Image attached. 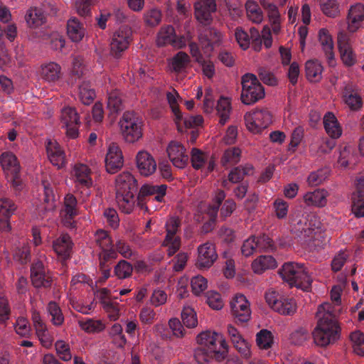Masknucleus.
Segmentation results:
<instances>
[{"label":"nucleus","instance_id":"nucleus-1","mask_svg":"<svg viewBox=\"0 0 364 364\" xmlns=\"http://www.w3.org/2000/svg\"><path fill=\"white\" fill-rule=\"evenodd\" d=\"M337 311L330 303H323L318 307L317 324L311 333L314 343L326 347L338 341L341 328L336 320Z\"/></svg>","mask_w":364,"mask_h":364},{"label":"nucleus","instance_id":"nucleus-2","mask_svg":"<svg viewBox=\"0 0 364 364\" xmlns=\"http://www.w3.org/2000/svg\"><path fill=\"white\" fill-rule=\"evenodd\" d=\"M282 279L290 286L308 290L311 285L312 278L301 263L288 262L279 269Z\"/></svg>","mask_w":364,"mask_h":364},{"label":"nucleus","instance_id":"nucleus-3","mask_svg":"<svg viewBox=\"0 0 364 364\" xmlns=\"http://www.w3.org/2000/svg\"><path fill=\"white\" fill-rule=\"evenodd\" d=\"M322 223L315 214L302 215L292 228L293 232L304 242L315 241L321 236Z\"/></svg>","mask_w":364,"mask_h":364},{"label":"nucleus","instance_id":"nucleus-4","mask_svg":"<svg viewBox=\"0 0 364 364\" xmlns=\"http://www.w3.org/2000/svg\"><path fill=\"white\" fill-rule=\"evenodd\" d=\"M123 139L128 143L137 141L142 136V119L134 112H125L119 121Z\"/></svg>","mask_w":364,"mask_h":364},{"label":"nucleus","instance_id":"nucleus-5","mask_svg":"<svg viewBox=\"0 0 364 364\" xmlns=\"http://www.w3.org/2000/svg\"><path fill=\"white\" fill-rule=\"evenodd\" d=\"M197 342L200 347H205L213 352L217 360H222L227 355L228 345L220 334L210 331H203L197 336Z\"/></svg>","mask_w":364,"mask_h":364},{"label":"nucleus","instance_id":"nucleus-6","mask_svg":"<svg viewBox=\"0 0 364 364\" xmlns=\"http://www.w3.org/2000/svg\"><path fill=\"white\" fill-rule=\"evenodd\" d=\"M241 100L245 105H252L264 97V89L257 77L246 73L242 77Z\"/></svg>","mask_w":364,"mask_h":364},{"label":"nucleus","instance_id":"nucleus-7","mask_svg":"<svg viewBox=\"0 0 364 364\" xmlns=\"http://www.w3.org/2000/svg\"><path fill=\"white\" fill-rule=\"evenodd\" d=\"M167 186L161 185H143L138 193L136 200L137 205L143 209L149 201L162 202L166 193Z\"/></svg>","mask_w":364,"mask_h":364},{"label":"nucleus","instance_id":"nucleus-8","mask_svg":"<svg viewBox=\"0 0 364 364\" xmlns=\"http://www.w3.org/2000/svg\"><path fill=\"white\" fill-rule=\"evenodd\" d=\"M188 41H190L188 37L178 36L173 26L171 25L163 26L157 34L156 43L159 47L171 45L174 48L181 49L186 47Z\"/></svg>","mask_w":364,"mask_h":364},{"label":"nucleus","instance_id":"nucleus-9","mask_svg":"<svg viewBox=\"0 0 364 364\" xmlns=\"http://www.w3.org/2000/svg\"><path fill=\"white\" fill-rule=\"evenodd\" d=\"M245 122L248 130L259 133L267 128L272 122V116L267 109H255L245 115Z\"/></svg>","mask_w":364,"mask_h":364},{"label":"nucleus","instance_id":"nucleus-10","mask_svg":"<svg viewBox=\"0 0 364 364\" xmlns=\"http://www.w3.org/2000/svg\"><path fill=\"white\" fill-rule=\"evenodd\" d=\"M132 29L127 26H122L116 31L110 43L111 54L115 58H119L128 48L132 41Z\"/></svg>","mask_w":364,"mask_h":364},{"label":"nucleus","instance_id":"nucleus-11","mask_svg":"<svg viewBox=\"0 0 364 364\" xmlns=\"http://www.w3.org/2000/svg\"><path fill=\"white\" fill-rule=\"evenodd\" d=\"M181 227V220L178 218L172 217L166 223V235L164 245L167 246L168 256L173 255L181 247V238L176 234Z\"/></svg>","mask_w":364,"mask_h":364},{"label":"nucleus","instance_id":"nucleus-12","mask_svg":"<svg viewBox=\"0 0 364 364\" xmlns=\"http://www.w3.org/2000/svg\"><path fill=\"white\" fill-rule=\"evenodd\" d=\"M231 314L237 324L247 323L251 317L250 303L243 294H236L230 301Z\"/></svg>","mask_w":364,"mask_h":364},{"label":"nucleus","instance_id":"nucleus-13","mask_svg":"<svg viewBox=\"0 0 364 364\" xmlns=\"http://www.w3.org/2000/svg\"><path fill=\"white\" fill-rule=\"evenodd\" d=\"M218 258V254L213 243L207 242L198 247L196 267L200 269L210 268Z\"/></svg>","mask_w":364,"mask_h":364},{"label":"nucleus","instance_id":"nucleus-14","mask_svg":"<svg viewBox=\"0 0 364 364\" xmlns=\"http://www.w3.org/2000/svg\"><path fill=\"white\" fill-rule=\"evenodd\" d=\"M195 16L204 25L210 24L213 21V14L216 11L215 0H198L194 4Z\"/></svg>","mask_w":364,"mask_h":364},{"label":"nucleus","instance_id":"nucleus-15","mask_svg":"<svg viewBox=\"0 0 364 364\" xmlns=\"http://www.w3.org/2000/svg\"><path fill=\"white\" fill-rule=\"evenodd\" d=\"M168 158L178 168H183L188 162L189 156L185 147L178 141H171L166 149Z\"/></svg>","mask_w":364,"mask_h":364},{"label":"nucleus","instance_id":"nucleus-16","mask_svg":"<svg viewBox=\"0 0 364 364\" xmlns=\"http://www.w3.org/2000/svg\"><path fill=\"white\" fill-rule=\"evenodd\" d=\"M122 153L114 144H110L105 157V166L107 171L109 173H114L123 166Z\"/></svg>","mask_w":364,"mask_h":364},{"label":"nucleus","instance_id":"nucleus-17","mask_svg":"<svg viewBox=\"0 0 364 364\" xmlns=\"http://www.w3.org/2000/svg\"><path fill=\"white\" fill-rule=\"evenodd\" d=\"M318 37L328 65L333 67L336 65V60L333 51V41L331 36L327 29L321 28L318 31Z\"/></svg>","mask_w":364,"mask_h":364},{"label":"nucleus","instance_id":"nucleus-18","mask_svg":"<svg viewBox=\"0 0 364 364\" xmlns=\"http://www.w3.org/2000/svg\"><path fill=\"white\" fill-rule=\"evenodd\" d=\"M338 46L341 58L345 65L353 66L356 62L355 55L349 43V38L346 33H339L338 36Z\"/></svg>","mask_w":364,"mask_h":364},{"label":"nucleus","instance_id":"nucleus-19","mask_svg":"<svg viewBox=\"0 0 364 364\" xmlns=\"http://www.w3.org/2000/svg\"><path fill=\"white\" fill-rule=\"evenodd\" d=\"M47 158L58 169L65 164L64 150L55 140H47Z\"/></svg>","mask_w":364,"mask_h":364},{"label":"nucleus","instance_id":"nucleus-20","mask_svg":"<svg viewBox=\"0 0 364 364\" xmlns=\"http://www.w3.org/2000/svg\"><path fill=\"white\" fill-rule=\"evenodd\" d=\"M364 21V5L356 4L351 6L347 16L348 31L350 33L356 32Z\"/></svg>","mask_w":364,"mask_h":364},{"label":"nucleus","instance_id":"nucleus-21","mask_svg":"<svg viewBox=\"0 0 364 364\" xmlns=\"http://www.w3.org/2000/svg\"><path fill=\"white\" fill-rule=\"evenodd\" d=\"M228 333L235 349L244 358H249L251 355L249 343L242 338L237 329L231 325L228 326Z\"/></svg>","mask_w":364,"mask_h":364},{"label":"nucleus","instance_id":"nucleus-22","mask_svg":"<svg viewBox=\"0 0 364 364\" xmlns=\"http://www.w3.org/2000/svg\"><path fill=\"white\" fill-rule=\"evenodd\" d=\"M136 166L139 173L149 176L155 172L156 163L152 156L146 151H139L136 158Z\"/></svg>","mask_w":364,"mask_h":364},{"label":"nucleus","instance_id":"nucleus-23","mask_svg":"<svg viewBox=\"0 0 364 364\" xmlns=\"http://www.w3.org/2000/svg\"><path fill=\"white\" fill-rule=\"evenodd\" d=\"M198 40L204 53L210 55L214 47L220 44L221 35L220 32L214 29H210L205 33L200 34Z\"/></svg>","mask_w":364,"mask_h":364},{"label":"nucleus","instance_id":"nucleus-24","mask_svg":"<svg viewBox=\"0 0 364 364\" xmlns=\"http://www.w3.org/2000/svg\"><path fill=\"white\" fill-rule=\"evenodd\" d=\"M116 193H123L132 191L136 192L137 181L129 172H123L119 174L115 180Z\"/></svg>","mask_w":364,"mask_h":364},{"label":"nucleus","instance_id":"nucleus-25","mask_svg":"<svg viewBox=\"0 0 364 364\" xmlns=\"http://www.w3.org/2000/svg\"><path fill=\"white\" fill-rule=\"evenodd\" d=\"M72 242L68 234L61 235L53 242V249L63 260L70 258L72 251Z\"/></svg>","mask_w":364,"mask_h":364},{"label":"nucleus","instance_id":"nucleus-26","mask_svg":"<svg viewBox=\"0 0 364 364\" xmlns=\"http://www.w3.org/2000/svg\"><path fill=\"white\" fill-rule=\"evenodd\" d=\"M345 103L351 110H358L362 107L363 101L360 96L355 92V87L352 83L346 85L343 91Z\"/></svg>","mask_w":364,"mask_h":364},{"label":"nucleus","instance_id":"nucleus-27","mask_svg":"<svg viewBox=\"0 0 364 364\" xmlns=\"http://www.w3.org/2000/svg\"><path fill=\"white\" fill-rule=\"evenodd\" d=\"M75 175L76 182L81 188H85V195L87 196L90 195L89 188L92 186V180L90 177V170L85 164H77L75 167Z\"/></svg>","mask_w":364,"mask_h":364},{"label":"nucleus","instance_id":"nucleus-28","mask_svg":"<svg viewBox=\"0 0 364 364\" xmlns=\"http://www.w3.org/2000/svg\"><path fill=\"white\" fill-rule=\"evenodd\" d=\"M259 3L267 13L273 32L278 33L281 29V15L277 6L267 0H259Z\"/></svg>","mask_w":364,"mask_h":364},{"label":"nucleus","instance_id":"nucleus-29","mask_svg":"<svg viewBox=\"0 0 364 364\" xmlns=\"http://www.w3.org/2000/svg\"><path fill=\"white\" fill-rule=\"evenodd\" d=\"M324 129L332 139H338L342 134V128L333 112H328L323 119Z\"/></svg>","mask_w":364,"mask_h":364},{"label":"nucleus","instance_id":"nucleus-30","mask_svg":"<svg viewBox=\"0 0 364 364\" xmlns=\"http://www.w3.org/2000/svg\"><path fill=\"white\" fill-rule=\"evenodd\" d=\"M175 123L178 132H183L186 129L193 128L202 124L203 119L200 115H186L183 116L179 112L178 118L175 116Z\"/></svg>","mask_w":364,"mask_h":364},{"label":"nucleus","instance_id":"nucleus-31","mask_svg":"<svg viewBox=\"0 0 364 364\" xmlns=\"http://www.w3.org/2000/svg\"><path fill=\"white\" fill-rule=\"evenodd\" d=\"M0 163L6 175L20 172V165L16 156L11 152H4L0 156Z\"/></svg>","mask_w":364,"mask_h":364},{"label":"nucleus","instance_id":"nucleus-32","mask_svg":"<svg viewBox=\"0 0 364 364\" xmlns=\"http://www.w3.org/2000/svg\"><path fill=\"white\" fill-rule=\"evenodd\" d=\"M328 192L324 189H317L308 192L304 196L305 203L310 206L324 207L327 203Z\"/></svg>","mask_w":364,"mask_h":364},{"label":"nucleus","instance_id":"nucleus-33","mask_svg":"<svg viewBox=\"0 0 364 364\" xmlns=\"http://www.w3.org/2000/svg\"><path fill=\"white\" fill-rule=\"evenodd\" d=\"M67 33L73 42H80L85 36V28L76 17L70 18L67 23Z\"/></svg>","mask_w":364,"mask_h":364},{"label":"nucleus","instance_id":"nucleus-34","mask_svg":"<svg viewBox=\"0 0 364 364\" xmlns=\"http://www.w3.org/2000/svg\"><path fill=\"white\" fill-rule=\"evenodd\" d=\"M31 279L36 288L44 287L46 282L45 267L43 262L38 260L31 267Z\"/></svg>","mask_w":364,"mask_h":364},{"label":"nucleus","instance_id":"nucleus-35","mask_svg":"<svg viewBox=\"0 0 364 364\" xmlns=\"http://www.w3.org/2000/svg\"><path fill=\"white\" fill-rule=\"evenodd\" d=\"M135 193L129 191L123 193H116V200L119 209L126 214H129L132 212L134 205Z\"/></svg>","mask_w":364,"mask_h":364},{"label":"nucleus","instance_id":"nucleus-36","mask_svg":"<svg viewBox=\"0 0 364 364\" xmlns=\"http://www.w3.org/2000/svg\"><path fill=\"white\" fill-rule=\"evenodd\" d=\"M306 78L311 82H318L322 77L323 66L318 60H310L305 65Z\"/></svg>","mask_w":364,"mask_h":364},{"label":"nucleus","instance_id":"nucleus-37","mask_svg":"<svg viewBox=\"0 0 364 364\" xmlns=\"http://www.w3.org/2000/svg\"><path fill=\"white\" fill-rule=\"evenodd\" d=\"M277 262L271 255H262L257 258L252 264V268L255 273L262 274L266 269L276 267Z\"/></svg>","mask_w":364,"mask_h":364},{"label":"nucleus","instance_id":"nucleus-38","mask_svg":"<svg viewBox=\"0 0 364 364\" xmlns=\"http://www.w3.org/2000/svg\"><path fill=\"white\" fill-rule=\"evenodd\" d=\"M254 167L250 164L235 167L229 173L228 180L233 183H239L243 180L245 176L252 175Z\"/></svg>","mask_w":364,"mask_h":364},{"label":"nucleus","instance_id":"nucleus-39","mask_svg":"<svg viewBox=\"0 0 364 364\" xmlns=\"http://www.w3.org/2000/svg\"><path fill=\"white\" fill-rule=\"evenodd\" d=\"M217 114L220 117L219 123L224 125L230 118L231 110L230 102L226 97H221L216 106Z\"/></svg>","mask_w":364,"mask_h":364},{"label":"nucleus","instance_id":"nucleus-40","mask_svg":"<svg viewBox=\"0 0 364 364\" xmlns=\"http://www.w3.org/2000/svg\"><path fill=\"white\" fill-rule=\"evenodd\" d=\"M248 18L255 23H260L263 20V12L256 1L248 0L245 4Z\"/></svg>","mask_w":364,"mask_h":364},{"label":"nucleus","instance_id":"nucleus-41","mask_svg":"<svg viewBox=\"0 0 364 364\" xmlns=\"http://www.w3.org/2000/svg\"><path fill=\"white\" fill-rule=\"evenodd\" d=\"M296 310V305L294 299L282 296L274 311L282 315H292Z\"/></svg>","mask_w":364,"mask_h":364},{"label":"nucleus","instance_id":"nucleus-42","mask_svg":"<svg viewBox=\"0 0 364 364\" xmlns=\"http://www.w3.org/2000/svg\"><path fill=\"white\" fill-rule=\"evenodd\" d=\"M31 319L36 329V335L43 346H46V324L41 318L40 313L36 309L32 310Z\"/></svg>","mask_w":364,"mask_h":364},{"label":"nucleus","instance_id":"nucleus-43","mask_svg":"<svg viewBox=\"0 0 364 364\" xmlns=\"http://www.w3.org/2000/svg\"><path fill=\"white\" fill-rule=\"evenodd\" d=\"M95 97V92L90 81H83L79 86V98L84 105L91 104Z\"/></svg>","mask_w":364,"mask_h":364},{"label":"nucleus","instance_id":"nucleus-44","mask_svg":"<svg viewBox=\"0 0 364 364\" xmlns=\"http://www.w3.org/2000/svg\"><path fill=\"white\" fill-rule=\"evenodd\" d=\"M25 18L30 27L38 28L44 23L45 14L42 9L34 8L28 11Z\"/></svg>","mask_w":364,"mask_h":364},{"label":"nucleus","instance_id":"nucleus-45","mask_svg":"<svg viewBox=\"0 0 364 364\" xmlns=\"http://www.w3.org/2000/svg\"><path fill=\"white\" fill-rule=\"evenodd\" d=\"M80 327L85 332L95 333L102 331L105 326L100 320L92 318L81 319L78 321Z\"/></svg>","mask_w":364,"mask_h":364},{"label":"nucleus","instance_id":"nucleus-46","mask_svg":"<svg viewBox=\"0 0 364 364\" xmlns=\"http://www.w3.org/2000/svg\"><path fill=\"white\" fill-rule=\"evenodd\" d=\"M47 314L50 316V322L55 326H61L64 322V316L60 306L55 301L47 305Z\"/></svg>","mask_w":364,"mask_h":364},{"label":"nucleus","instance_id":"nucleus-47","mask_svg":"<svg viewBox=\"0 0 364 364\" xmlns=\"http://www.w3.org/2000/svg\"><path fill=\"white\" fill-rule=\"evenodd\" d=\"M112 343L118 348H124L127 343V338L123 333V328L119 323H114L109 331Z\"/></svg>","mask_w":364,"mask_h":364},{"label":"nucleus","instance_id":"nucleus-48","mask_svg":"<svg viewBox=\"0 0 364 364\" xmlns=\"http://www.w3.org/2000/svg\"><path fill=\"white\" fill-rule=\"evenodd\" d=\"M241 158V150L238 147H230L226 149L221 159L223 166L237 164Z\"/></svg>","mask_w":364,"mask_h":364},{"label":"nucleus","instance_id":"nucleus-49","mask_svg":"<svg viewBox=\"0 0 364 364\" xmlns=\"http://www.w3.org/2000/svg\"><path fill=\"white\" fill-rule=\"evenodd\" d=\"M352 210L357 218L364 217V192L355 191L352 194Z\"/></svg>","mask_w":364,"mask_h":364},{"label":"nucleus","instance_id":"nucleus-50","mask_svg":"<svg viewBox=\"0 0 364 364\" xmlns=\"http://www.w3.org/2000/svg\"><path fill=\"white\" fill-rule=\"evenodd\" d=\"M190 61L189 55L185 52L180 51L172 58V69L176 73H180L187 67Z\"/></svg>","mask_w":364,"mask_h":364},{"label":"nucleus","instance_id":"nucleus-51","mask_svg":"<svg viewBox=\"0 0 364 364\" xmlns=\"http://www.w3.org/2000/svg\"><path fill=\"white\" fill-rule=\"evenodd\" d=\"M60 119L62 126L80 124V118L75 108L67 107L61 110Z\"/></svg>","mask_w":364,"mask_h":364},{"label":"nucleus","instance_id":"nucleus-52","mask_svg":"<svg viewBox=\"0 0 364 364\" xmlns=\"http://www.w3.org/2000/svg\"><path fill=\"white\" fill-rule=\"evenodd\" d=\"M183 324L187 328H194L198 324L197 315L195 310L189 306H184L181 312Z\"/></svg>","mask_w":364,"mask_h":364},{"label":"nucleus","instance_id":"nucleus-53","mask_svg":"<svg viewBox=\"0 0 364 364\" xmlns=\"http://www.w3.org/2000/svg\"><path fill=\"white\" fill-rule=\"evenodd\" d=\"M95 240L97 244L102 249V251L113 248V241L108 232L104 230H98L95 233Z\"/></svg>","mask_w":364,"mask_h":364},{"label":"nucleus","instance_id":"nucleus-54","mask_svg":"<svg viewBox=\"0 0 364 364\" xmlns=\"http://www.w3.org/2000/svg\"><path fill=\"white\" fill-rule=\"evenodd\" d=\"M322 12L328 17L334 18L339 14V6L336 0H321Z\"/></svg>","mask_w":364,"mask_h":364},{"label":"nucleus","instance_id":"nucleus-55","mask_svg":"<svg viewBox=\"0 0 364 364\" xmlns=\"http://www.w3.org/2000/svg\"><path fill=\"white\" fill-rule=\"evenodd\" d=\"M133 272L132 265L126 260H120L114 267V274L119 279H126L129 277Z\"/></svg>","mask_w":364,"mask_h":364},{"label":"nucleus","instance_id":"nucleus-56","mask_svg":"<svg viewBox=\"0 0 364 364\" xmlns=\"http://www.w3.org/2000/svg\"><path fill=\"white\" fill-rule=\"evenodd\" d=\"M256 341L260 348L268 349L273 343L272 334L269 331L262 329L257 333Z\"/></svg>","mask_w":364,"mask_h":364},{"label":"nucleus","instance_id":"nucleus-57","mask_svg":"<svg viewBox=\"0 0 364 364\" xmlns=\"http://www.w3.org/2000/svg\"><path fill=\"white\" fill-rule=\"evenodd\" d=\"M350 338L353 343L354 352L359 355H364V333L355 331L350 333Z\"/></svg>","mask_w":364,"mask_h":364},{"label":"nucleus","instance_id":"nucleus-58","mask_svg":"<svg viewBox=\"0 0 364 364\" xmlns=\"http://www.w3.org/2000/svg\"><path fill=\"white\" fill-rule=\"evenodd\" d=\"M117 254L119 253L123 257L130 259L135 255V252L132 250L129 243L123 239H118L114 245Z\"/></svg>","mask_w":364,"mask_h":364},{"label":"nucleus","instance_id":"nucleus-59","mask_svg":"<svg viewBox=\"0 0 364 364\" xmlns=\"http://www.w3.org/2000/svg\"><path fill=\"white\" fill-rule=\"evenodd\" d=\"M107 109L110 114H117L122 109V102L119 93L116 91L109 94L107 99Z\"/></svg>","mask_w":364,"mask_h":364},{"label":"nucleus","instance_id":"nucleus-60","mask_svg":"<svg viewBox=\"0 0 364 364\" xmlns=\"http://www.w3.org/2000/svg\"><path fill=\"white\" fill-rule=\"evenodd\" d=\"M310 334L305 328H299L294 331L290 336L291 343L296 346L303 345L309 338Z\"/></svg>","mask_w":364,"mask_h":364},{"label":"nucleus","instance_id":"nucleus-61","mask_svg":"<svg viewBox=\"0 0 364 364\" xmlns=\"http://www.w3.org/2000/svg\"><path fill=\"white\" fill-rule=\"evenodd\" d=\"M194 358L198 364H206L210 359L215 358V353L210 349L199 346L195 350Z\"/></svg>","mask_w":364,"mask_h":364},{"label":"nucleus","instance_id":"nucleus-62","mask_svg":"<svg viewBox=\"0 0 364 364\" xmlns=\"http://www.w3.org/2000/svg\"><path fill=\"white\" fill-rule=\"evenodd\" d=\"M161 12L157 9H151L144 14V19L146 25L154 27L160 23L161 21Z\"/></svg>","mask_w":364,"mask_h":364},{"label":"nucleus","instance_id":"nucleus-63","mask_svg":"<svg viewBox=\"0 0 364 364\" xmlns=\"http://www.w3.org/2000/svg\"><path fill=\"white\" fill-rule=\"evenodd\" d=\"M328 176V170L326 168L318 169L311 173L307 178L309 185L316 186L321 184Z\"/></svg>","mask_w":364,"mask_h":364},{"label":"nucleus","instance_id":"nucleus-64","mask_svg":"<svg viewBox=\"0 0 364 364\" xmlns=\"http://www.w3.org/2000/svg\"><path fill=\"white\" fill-rule=\"evenodd\" d=\"M65 212L69 218H73L77 215V199L73 194H68L64 200Z\"/></svg>","mask_w":364,"mask_h":364}]
</instances>
